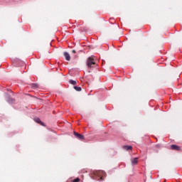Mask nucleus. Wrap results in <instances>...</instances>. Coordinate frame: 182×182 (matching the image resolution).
<instances>
[{
    "label": "nucleus",
    "instance_id": "1",
    "mask_svg": "<svg viewBox=\"0 0 182 182\" xmlns=\"http://www.w3.org/2000/svg\"><path fill=\"white\" fill-rule=\"evenodd\" d=\"M95 65H96V62L95 61V56L92 55L87 59V68H94Z\"/></svg>",
    "mask_w": 182,
    "mask_h": 182
},
{
    "label": "nucleus",
    "instance_id": "2",
    "mask_svg": "<svg viewBox=\"0 0 182 182\" xmlns=\"http://www.w3.org/2000/svg\"><path fill=\"white\" fill-rule=\"evenodd\" d=\"M74 136H75V137H77V139H79L80 140H84L85 139V136L82 134H80L76 132H74Z\"/></svg>",
    "mask_w": 182,
    "mask_h": 182
},
{
    "label": "nucleus",
    "instance_id": "3",
    "mask_svg": "<svg viewBox=\"0 0 182 182\" xmlns=\"http://www.w3.org/2000/svg\"><path fill=\"white\" fill-rule=\"evenodd\" d=\"M171 150H176V151H180L181 150V148L179 146L177 145H171Z\"/></svg>",
    "mask_w": 182,
    "mask_h": 182
},
{
    "label": "nucleus",
    "instance_id": "4",
    "mask_svg": "<svg viewBox=\"0 0 182 182\" xmlns=\"http://www.w3.org/2000/svg\"><path fill=\"white\" fill-rule=\"evenodd\" d=\"M138 162H139V158H134L131 160V163L132 166H135V164H137Z\"/></svg>",
    "mask_w": 182,
    "mask_h": 182
},
{
    "label": "nucleus",
    "instance_id": "5",
    "mask_svg": "<svg viewBox=\"0 0 182 182\" xmlns=\"http://www.w3.org/2000/svg\"><path fill=\"white\" fill-rule=\"evenodd\" d=\"M64 57L65 58L66 60H70V55L68 52L63 53Z\"/></svg>",
    "mask_w": 182,
    "mask_h": 182
},
{
    "label": "nucleus",
    "instance_id": "6",
    "mask_svg": "<svg viewBox=\"0 0 182 182\" xmlns=\"http://www.w3.org/2000/svg\"><path fill=\"white\" fill-rule=\"evenodd\" d=\"M34 121L36 122V123H38V124H41V126H45L43 122H42V121H41V119L39 118H35Z\"/></svg>",
    "mask_w": 182,
    "mask_h": 182
},
{
    "label": "nucleus",
    "instance_id": "7",
    "mask_svg": "<svg viewBox=\"0 0 182 182\" xmlns=\"http://www.w3.org/2000/svg\"><path fill=\"white\" fill-rule=\"evenodd\" d=\"M122 149H124V150H132L133 147L132 146L125 145L122 146Z\"/></svg>",
    "mask_w": 182,
    "mask_h": 182
},
{
    "label": "nucleus",
    "instance_id": "8",
    "mask_svg": "<svg viewBox=\"0 0 182 182\" xmlns=\"http://www.w3.org/2000/svg\"><path fill=\"white\" fill-rule=\"evenodd\" d=\"M74 89L75 90H76L77 92H80L82 90V87H77V86H74Z\"/></svg>",
    "mask_w": 182,
    "mask_h": 182
},
{
    "label": "nucleus",
    "instance_id": "9",
    "mask_svg": "<svg viewBox=\"0 0 182 182\" xmlns=\"http://www.w3.org/2000/svg\"><path fill=\"white\" fill-rule=\"evenodd\" d=\"M70 83L71 85H76V81H75V80H70Z\"/></svg>",
    "mask_w": 182,
    "mask_h": 182
},
{
    "label": "nucleus",
    "instance_id": "10",
    "mask_svg": "<svg viewBox=\"0 0 182 182\" xmlns=\"http://www.w3.org/2000/svg\"><path fill=\"white\" fill-rule=\"evenodd\" d=\"M80 181V179L79 178H77L73 181V182H79Z\"/></svg>",
    "mask_w": 182,
    "mask_h": 182
},
{
    "label": "nucleus",
    "instance_id": "11",
    "mask_svg": "<svg viewBox=\"0 0 182 182\" xmlns=\"http://www.w3.org/2000/svg\"><path fill=\"white\" fill-rule=\"evenodd\" d=\"M33 87H38V85L36 84H33Z\"/></svg>",
    "mask_w": 182,
    "mask_h": 182
},
{
    "label": "nucleus",
    "instance_id": "12",
    "mask_svg": "<svg viewBox=\"0 0 182 182\" xmlns=\"http://www.w3.org/2000/svg\"><path fill=\"white\" fill-rule=\"evenodd\" d=\"M72 52H73V53H76V50H73Z\"/></svg>",
    "mask_w": 182,
    "mask_h": 182
}]
</instances>
